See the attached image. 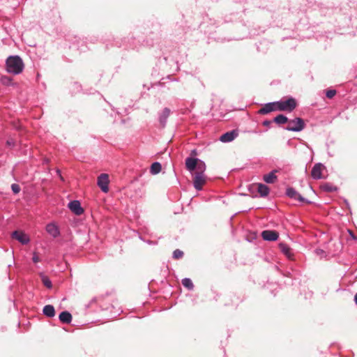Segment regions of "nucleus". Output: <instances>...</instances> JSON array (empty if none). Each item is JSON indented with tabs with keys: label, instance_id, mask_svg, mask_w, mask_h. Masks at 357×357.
I'll list each match as a JSON object with an SVG mask.
<instances>
[{
	"label": "nucleus",
	"instance_id": "nucleus-24",
	"mask_svg": "<svg viewBox=\"0 0 357 357\" xmlns=\"http://www.w3.org/2000/svg\"><path fill=\"white\" fill-rule=\"evenodd\" d=\"M182 284L189 290H192L194 287L192 280L188 278H183L182 280Z\"/></svg>",
	"mask_w": 357,
	"mask_h": 357
},
{
	"label": "nucleus",
	"instance_id": "nucleus-12",
	"mask_svg": "<svg viewBox=\"0 0 357 357\" xmlns=\"http://www.w3.org/2000/svg\"><path fill=\"white\" fill-rule=\"evenodd\" d=\"M199 161L198 158H187L185 159V167L186 169L190 172H192L196 169V167L197 166V162Z\"/></svg>",
	"mask_w": 357,
	"mask_h": 357
},
{
	"label": "nucleus",
	"instance_id": "nucleus-5",
	"mask_svg": "<svg viewBox=\"0 0 357 357\" xmlns=\"http://www.w3.org/2000/svg\"><path fill=\"white\" fill-rule=\"evenodd\" d=\"M98 185L100 187L101 190L104 192H107L109 190L108 184H109V177L107 174H101L98 177L97 181Z\"/></svg>",
	"mask_w": 357,
	"mask_h": 357
},
{
	"label": "nucleus",
	"instance_id": "nucleus-30",
	"mask_svg": "<svg viewBox=\"0 0 357 357\" xmlns=\"http://www.w3.org/2000/svg\"><path fill=\"white\" fill-rule=\"evenodd\" d=\"M335 94H336L335 90H328L326 91V96L328 98H332L335 96Z\"/></svg>",
	"mask_w": 357,
	"mask_h": 357
},
{
	"label": "nucleus",
	"instance_id": "nucleus-3",
	"mask_svg": "<svg viewBox=\"0 0 357 357\" xmlns=\"http://www.w3.org/2000/svg\"><path fill=\"white\" fill-rule=\"evenodd\" d=\"M304 121L299 117L288 121V125L286 128L287 130L293 132H300L305 128Z\"/></svg>",
	"mask_w": 357,
	"mask_h": 357
},
{
	"label": "nucleus",
	"instance_id": "nucleus-1",
	"mask_svg": "<svg viewBox=\"0 0 357 357\" xmlns=\"http://www.w3.org/2000/svg\"><path fill=\"white\" fill-rule=\"evenodd\" d=\"M6 70L11 74L18 75L23 71L24 63L19 56H10L6 61Z\"/></svg>",
	"mask_w": 357,
	"mask_h": 357
},
{
	"label": "nucleus",
	"instance_id": "nucleus-11",
	"mask_svg": "<svg viewBox=\"0 0 357 357\" xmlns=\"http://www.w3.org/2000/svg\"><path fill=\"white\" fill-rule=\"evenodd\" d=\"M12 237L23 245H26L29 242V236L22 231H15L12 234Z\"/></svg>",
	"mask_w": 357,
	"mask_h": 357
},
{
	"label": "nucleus",
	"instance_id": "nucleus-35",
	"mask_svg": "<svg viewBox=\"0 0 357 357\" xmlns=\"http://www.w3.org/2000/svg\"><path fill=\"white\" fill-rule=\"evenodd\" d=\"M354 301H355L356 304L357 305V293L354 296Z\"/></svg>",
	"mask_w": 357,
	"mask_h": 357
},
{
	"label": "nucleus",
	"instance_id": "nucleus-13",
	"mask_svg": "<svg viewBox=\"0 0 357 357\" xmlns=\"http://www.w3.org/2000/svg\"><path fill=\"white\" fill-rule=\"evenodd\" d=\"M46 231L54 238H56L60 234L59 229L54 223L47 224L46 226Z\"/></svg>",
	"mask_w": 357,
	"mask_h": 357
},
{
	"label": "nucleus",
	"instance_id": "nucleus-9",
	"mask_svg": "<svg viewBox=\"0 0 357 357\" xmlns=\"http://www.w3.org/2000/svg\"><path fill=\"white\" fill-rule=\"evenodd\" d=\"M278 111L276 102L265 104L259 111L260 114H266L271 112Z\"/></svg>",
	"mask_w": 357,
	"mask_h": 357
},
{
	"label": "nucleus",
	"instance_id": "nucleus-34",
	"mask_svg": "<svg viewBox=\"0 0 357 357\" xmlns=\"http://www.w3.org/2000/svg\"><path fill=\"white\" fill-rule=\"evenodd\" d=\"M270 123L271 122L269 121H264L263 123L264 126H268Z\"/></svg>",
	"mask_w": 357,
	"mask_h": 357
},
{
	"label": "nucleus",
	"instance_id": "nucleus-19",
	"mask_svg": "<svg viewBox=\"0 0 357 357\" xmlns=\"http://www.w3.org/2000/svg\"><path fill=\"white\" fill-rule=\"evenodd\" d=\"M257 191L260 194L261 197H266L270 192L269 188L263 184V183H259L257 185Z\"/></svg>",
	"mask_w": 357,
	"mask_h": 357
},
{
	"label": "nucleus",
	"instance_id": "nucleus-26",
	"mask_svg": "<svg viewBox=\"0 0 357 357\" xmlns=\"http://www.w3.org/2000/svg\"><path fill=\"white\" fill-rule=\"evenodd\" d=\"M1 82L4 85H10L12 82V79L8 76H2L1 77Z\"/></svg>",
	"mask_w": 357,
	"mask_h": 357
},
{
	"label": "nucleus",
	"instance_id": "nucleus-18",
	"mask_svg": "<svg viewBox=\"0 0 357 357\" xmlns=\"http://www.w3.org/2000/svg\"><path fill=\"white\" fill-rule=\"evenodd\" d=\"M43 312L47 317H54L55 316V310L52 305H45L43 307Z\"/></svg>",
	"mask_w": 357,
	"mask_h": 357
},
{
	"label": "nucleus",
	"instance_id": "nucleus-10",
	"mask_svg": "<svg viewBox=\"0 0 357 357\" xmlns=\"http://www.w3.org/2000/svg\"><path fill=\"white\" fill-rule=\"evenodd\" d=\"M261 236L264 240L268 241H275L278 237V233L273 230H264L261 232Z\"/></svg>",
	"mask_w": 357,
	"mask_h": 357
},
{
	"label": "nucleus",
	"instance_id": "nucleus-29",
	"mask_svg": "<svg viewBox=\"0 0 357 357\" xmlns=\"http://www.w3.org/2000/svg\"><path fill=\"white\" fill-rule=\"evenodd\" d=\"M43 282L44 285L45 287H47V288H51L52 287V282H51V281L47 278L43 277Z\"/></svg>",
	"mask_w": 357,
	"mask_h": 357
},
{
	"label": "nucleus",
	"instance_id": "nucleus-20",
	"mask_svg": "<svg viewBox=\"0 0 357 357\" xmlns=\"http://www.w3.org/2000/svg\"><path fill=\"white\" fill-rule=\"evenodd\" d=\"M279 248L280 251L287 256L289 259H290L292 256L291 248L285 243H280L279 244Z\"/></svg>",
	"mask_w": 357,
	"mask_h": 357
},
{
	"label": "nucleus",
	"instance_id": "nucleus-27",
	"mask_svg": "<svg viewBox=\"0 0 357 357\" xmlns=\"http://www.w3.org/2000/svg\"><path fill=\"white\" fill-rule=\"evenodd\" d=\"M183 256V252L181 250L176 249L173 252V257L174 259H180Z\"/></svg>",
	"mask_w": 357,
	"mask_h": 357
},
{
	"label": "nucleus",
	"instance_id": "nucleus-32",
	"mask_svg": "<svg viewBox=\"0 0 357 357\" xmlns=\"http://www.w3.org/2000/svg\"><path fill=\"white\" fill-rule=\"evenodd\" d=\"M32 260H33V261L34 263H38V261H40V258H39V257L36 255V253H33Z\"/></svg>",
	"mask_w": 357,
	"mask_h": 357
},
{
	"label": "nucleus",
	"instance_id": "nucleus-22",
	"mask_svg": "<svg viewBox=\"0 0 357 357\" xmlns=\"http://www.w3.org/2000/svg\"><path fill=\"white\" fill-rule=\"evenodd\" d=\"M288 119L283 114H279L274 118V122L278 124H284L285 123H288Z\"/></svg>",
	"mask_w": 357,
	"mask_h": 357
},
{
	"label": "nucleus",
	"instance_id": "nucleus-17",
	"mask_svg": "<svg viewBox=\"0 0 357 357\" xmlns=\"http://www.w3.org/2000/svg\"><path fill=\"white\" fill-rule=\"evenodd\" d=\"M59 320L64 324H69L72 321V315L68 311L61 312L59 316Z\"/></svg>",
	"mask_w": 357,
	"mask_h": 357
},
{
	"label": "nucleus",
	"instance_id": "nucleus-16",
	"mask_svg": "<svg viewBox=\"0 0 357 357\" xmlns=\"http://www.w3.org/2000/svg\"><path fill=\"white\" fill-rule=\"evenodd\" d=\"M277 170H273L270 173L264 175L263 179L266 183H273L277 180L275 173Z\"/></svg>",
	"mask_w": 357,
	"mask_h": 357
},
{
	"label": "nucleus",
	"instance_id": "nucleus-2",
	"mask_svg": "<svg viewBox=\"0 0 357 357\" xmlns=\"http://www.w3.org/2000/svg\"><path fill=\"white\" fill-rule=\"evenodd\" d=\"M278 111H293L296 107V102L294 98H289L285 100L277 101Z\"/></svg>",
	"mask_w": 357,
	"mask_h": 357
},
{
	"label": "nucleus",
	"instance_id": "nucleus-6",
	"mask_svg": "<svg viewBox=\"0 0 357 357\" xmlns=\"http://www.w3.org/2000/svg\"><path fill=\"white\" fill-rule=\"evenodd\" d=\"M68 208L75 215H80L84 213V209L81 206L78 200H73L68 203Z\"/></svg>",
	"mask_w": 357,
	"mask_h": 357
},
{
	"label": "nucleus",
	"instance_id": "nucleus-21",
	"mask_svg": "<svg viewBox=\"0 0 357 357\" xmlns=\"http://www.w3.org/2000/svg\"><path fill=\"white\" fill-rule=\"evenodd\" d=\"M162 167L160 163L155 162L151 166V173L153 174H158L161 171Z\"/></svg>",
	"mask_w": 357,
	"mask_h": 357
},
{
	"label": "nucleus",
	"instance_id": "nucleus-8",
	"mask_svg": "<svg viewBox=\"0 0 357 357\" xmlns=\"http://www.w3.org/2000/svg\"><path fill=\"white\" fill-rule=\"evenodd\" d=\"M324 168V165L321 163L315 164L311 171L312 177L316 180L322 178L323 177L321 172Z\"/></svg>",
	"mask_w": 357,
	"mask_h": 357
},
{
	"label": "nucleus",
	"instance_id": "nucleus-28",
	"mask_svg": "<svg viewBox=\"0 0 357 357\" xmlns=\"http://www.w3.org/2000/svg\"><path fill=\"white\" fill-rule=\"evenodd\" d=\"M11 189L15 194H17L20 191V187L18 184L13 183L11 185Z\"/></svg>",
	"mask_w": 357,
	"mask_h": 357
},
{
	"label": "nucleus",
	"instance_id": "nucleus-23",
	"mask_svg": "<svg viewBox=\"0 0 357 357\" xmlns=\"http://www.w3.org/2000/svg\"><path fill=\"white\" fill-rule=\"evenodd\" d=\"M197 172L195 173H202V174H204V172L206 170V165L204 162L199 160L197 162V166L196 167Z\"/></svg>",
	"mask_w": 357,
	"mask_h": 357
},
{
	"label": "nucleus",
	"instance_id": "nucleus-31",
	"mask_svg": "<svg viewBox=\"0 0 357 357\" xmlns=\"http://www.w3.org/2000/svg\"><path fill=\"white\" fill-rule=\"evenodd\" d=\"M6 144L10 147H13L15 146V140L13 139H8L6 142Z\"/></svg>",
	"mask_w": 357,
	"mask_h": 357
},
{
	"label": "nucleus",
	"instance_id": "nucleus-15",
	"mask_svg": "<svg viewBox=\"0 0 357 357\" xmlns=\"http://www.w3.org/2000/svg\"><path fill=\"white\" fill-rule=\"evenodd\" d=\"M286 195L295 200L304 201V198L293 188H288L286 190Z\"/></svg>",
	"mask_w": 357,
	"mask_h": 357
},
{
	"label": "nucleus",
	"instance_id": "nucleus-25",
	"mask_svg": "<svg viewBox=\"0 0 357 357\" xmlns=\"http://www.w3.org/2000/svg\"><path fill=\"white\" fill-rule=\"evenodd\" d=\"M321 189L326 192H335L337 190V188L330 183H324L321 185Z\"/></svg>",
	"mask_w": 357,
	"mask_h": 357
},
{
	"label": "nucleus",
	"instance_id": "nucleus-33",
	"mask_svg": "<svg viewBox=\"0 0 357 357\" xmlns=\"http://www.w3.org/2000/svg\"><path fill=\"white\" fill-rule=\"evenodd\" d=\"M56 172H57V174L59 176L60 178H61V180H63V177H62V176L61 175V172H60V170H59V169H57Z\"/></svg>",
	"mask_w": 357,
	"mask_h": 357
},
{
	"label": "nucleus",
	"instance_id": "nucleus-4",
	"mask_svg": "<svg viewBox=\"0 0 357 357\" xmlns=\"http://www.w3.org/2000/svg\"><path fill=\"white\" fill-rule=\"evenodd\" d=\"M206 183V176L202 173H195L193 176V185L197 190H201Z\"/></svg>",
	"mask_w": 357,
	"mask_h": 357
},
{
	"label": "nucleus",
	"instance_id": "nucleus-7",
	"mask_svg": "<svg viewBox=\"0 0 357 357\" xmlns=\"http://www.w3.org/2000/svg\"><path fill=\"white\" fill-rule=\"evenodd\" d=\"M238 135V131L237 130H232L222 135L220 137V140L224 143L230 142L235 139Z\"/></svg>",
	"mask_w": 357,
	"mask_h": 357
},
{
	"label": "nucleus",
	"instance_id": "nucleus-14",
	"mask_svg": "<svg viewBox=\"0 0 357 357\" xmlns=\"http://www.w3.org/2000/svg\"><path fill=\"white\" fill-rule=\"evenodd\" d=\"M171 111L169 108L165 107L163 110L159 114V122L162 127H165L166 126L167 120L170 115Z\"/></svg>",
	"mask_w": 357,
	"mask_h": 357
}]
</instances>
